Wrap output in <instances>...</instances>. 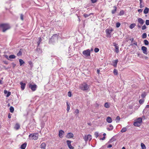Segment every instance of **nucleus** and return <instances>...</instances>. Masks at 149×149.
I'll return each instance as SVG.
<instances>
[{
    "instance_id": "1",
    "label": "nucleus",
    "mask_w": 149,
    "mask_h": 149,
    "mask_svg": "<svg viewBox=\"0 0 149 149\" xmlns=\"http://www.w3.org/2000/svg\"><path fill=\"white\" fill-rule=\"evenodd\" d=\"M0 28L2 30L3 32H5L7 30L10 28V26L7 24H2L0 25Z\"/></svg>"
},
{
    "instance_id": "2",
    "label": "nucleus",
    "mask_w": 149,
    "mask_h": 149,
    "mask_svg": "<svg viewBox=\"0 0 149 149\" xmlns=\"http://www.w3.org/2000/svg\"><path fill=\"white\" fill-rule=\"evenodd\" d=\"M38 134L37 133H33L30 134L29 137L30 139L37 140L38 138Z\"/></svg>"
},
{
    "instance_id": "3",
    "label": "nucleus",
    "mask_w": 149,
    "mask_h": 149,
    "mask_svg": "<svg viewBox=\"0 0 149 149\" xmlns=\"http://www.w3.org/2000/svg\"><path fill=\"white\" fill-rule=\"evenodd\" d=\"M79 88L83 91H86L89 88V86L87 84L84 83L80 85Z\"/></svg>"
},
{
    "instance_id": "4",
    "label": "nucleus",
    "mask_w": 149,
    "mask_h": 149,
    "mask_svg": "<svg viewBox=\"0 0 149 149\" xmlns=\"http://www.w3.org/2000/svg\"><path fill=\"white\" fill-rule=\"evenodd\" d=\"M142 122V118H138L136 121L134 123V125L135 126L138 127L140 126Z\"/></svg>"
},
{
    "instance_id": "5",
    "label": "nucleus",
    "mask_w": 149,
    "mask_h": 149,
    "mask_svg": "<svg viewBox=\"0 0 149 149\" xmlns=\"http://www.w3.org/2000/svg\"><path fill=\"white\" fill-rule=\"evenodd\" d=\"M58 37L57 35L55 34L52 36L51 40L53 42H56L58 40Z\"/></svg>"
},
{
    "instance_id": "6",
    "label": "nucleus",
    "mask_w": 149,
    "mask_h": 149,
    "mask_svg": "<svg viewBox=\"0 0 149 149\" xmlns=\"http://www.w3.org/2000/svg\"><path fill=\"white\" fill-rule=\"evenodd\" d=\"M82 53L84 55L86 56H90V50L88 49L86 50H84L83 52Z\"/></svg>"
},
{
    "instance_id": "7",
    "label": "nucleus",
    "mask_w": 149,
    "mask_h": 149,
    "mask_svg": "<svg viewBox=\"0 0 149 149\" xmlns=\"http://www.w3.org/2000/svg\"><path fill=\"white\" fill-rule=\"evenodd\" d=\"M113 31V30L111 28V29H107L106 30V32L108 37H111V35L110 34Z\"/></svg>"
},
{
    "instance_id": "8",
    "label": "nucleus",
    "mask_w": 149,
    "mask_h": 149,
    "mask_svg": "<svg viewBox=\"0 0 149 149\" xmlns=\"http://www.w3.org/2000/svg\"><path fill=\"white\" fill-rule=\"evenodd\" d=\"M84 139L86 141H87L88 140L90 141L92 139V136L90 134L85 135L84 138Z\"/></svg>"
},
{
    "instance_id": "9",
    "label": "nucleus",
    "mask_w": 149,
    "mask_h": 149,
    "mask_svg": "<svg viewBox=\"0 0 149 149\" xmlns=\"http://www.w3.org/2000/svg\"><path fill=\"white\" fill-rule=\"evenodd\" d=\"M29 87L31 88L33 91H35L36 90L37 86L36 84L32 85L31 84H30L29 85Z\"/></svg>"
},
{
    "instance_id": "10",
    "label": "nucleus",
    "mask_w": 149,
    "mask_h": 149,
    "mask_svg": "<svg viewBox=\"0 0 149 149\" xmlns=\"http://www.w3.org/2000/svg\"><path fill=\"white\" fill-rule=\"evenodd\" d=\"M137 22L138 24L142 25L144 23L145 21L141 18H139L137 19Z\"/></svg>"
},
{
    "instance_id": "11",
    "label": "nucleus",
    "mask_w": 149,
    "mask_h": 149,
    "mask_svg": "<svg viewBox=\"0 0 149 149\" xmlns=\"http://www.w3.org/2000/svg\"><path fill=\"white\" fill-rule=\"evenodd\" d=\"M141 49L143 51V53L147 55L148 54L147 51V48L145 46H142L141 47Z\"/></svg>"
},
{
    "instance_id": "12",
    "label": "nucleus",
    "mask_w": 149,
    "mask_h": 149,
    "mask_svg": "<svg viewBox=\"0 0 149 149\" xmlns=\"http://www.w3.org/2000/svg\"><path fill=\"white\" fill-rule=\"evenodd\" d=\"M113 45L115 49V52L116 53H118L119 52V47L118 46V45L117 44H116L115 43H113Z\"/></svg>"
},
{
    "instance_id": "13",
    "label": "nucleus",
    "mask_w": 149,
    "mask_h": 149,
    "mask_svg": "<svg viewBox=\"0 0 149 149\" xmlns=\"http://www.w3.org/2000/svg\"><path fill=\"white\" fill-rule=\"evenodd\" d=\"M67 143L68 147L70 149H73L74 147L71 145V141L69 140H67Z\"/></svg>"
},
{
    "instance_id": "14",
    "label": "nucleus",
    "mask_w": 149,
    "mask_h": 149,
    "mask_svg": "<svg viewBox=\"0 0 149 149\" xmlns=\"http://www.w3.org/2000/svg\"><path fill=\"white\" fill-rule=\"evenodd\" d=\"M74 136L73 134L72 133H68L67 134L66 136V137L67 138L70 139L71 138Z\"/></svg>"
},
{
    "instance_id": "15",
    "label": "nucleus",
    "mask_w": 149,
    "mask_h": 149,
    "mask_svg": "<svg viewBox=\"0 0 149 149\" xmlns=\"http://www.w3.org/2000/svg\"><path fill=\"white\" fill-rule=\"evenodd\" d=\"M64 133V132L62 130H60L59 131L58 135L59 137L61 138H62L63 137V135Z\"/></svg>"
},
{
    "instance_id": "16",
    "label": "nucleus",
    "mask_w": 149,
    "mask_h": 149,
    "mask_svg": "<svg viewBox=\"0 0 149 149\" xmlns=\"http://www.w3.org/2000/svg\"><path fill=\"white\" fill-rule=\"evenodd\" d=\"M118 59L115 60H114L112 62V65L116 67L117 66V63L118 62Z\"/></svg>"
},
{
    "instance_id": "17",
    "label": "nucleus",
    "mask_w": 149,
    "mask_h": 149,
    "mask_svg": "<svg viewBox=\"0 0 149 149\" xmlns=\"http://www.w3.org/2000/svg\"><path fill=\"white\" fill-rule=\"evenodd\" d=\"M46 144L44 143H42L40 146V147L42 149H45Z\"/></svg>"
},
{
    "instance_id": "18",
    "label": "nucleus",
    "mask_w": 149,
    "mask_h": 149,
    "mask_svg": "<svg viewBox=\"0 0 149 149\" xmlns=\"http://www.w3.org/2000/svg\"><path fill=\"white\" fill-rule=\"evenodd\" d=\"M20 85H21V88L22 90H23L25 88V86L26 84L25 83H24L22 82H21L20 83Z\"/></svg>"
},
{
    "instance_id": "19",
    "label": "nucleus",
    "mask_w": 149,
    "mask_h": 149,
    "mask_svg": "<svg viewBox=\"0 0 149 149\" xmlns=\"http://www.w3.org/2000/svg\"><path fill=\"white\" fill-rule=\"evenodd\" d=\"M26 145V143H25L21 146L20 148L21 149H25Z\"/></svg>"
},
{
    "instance_id": "20",
    "label": "nucleus",
    "mask_w": 149,
    "mask_h": 149,
    "mask_svg": "<svg viewBox=\"0 0 149 149\" xmlns=\"http://www.w3.org/2000/svg\"><path fill=\"white\" fill-rule=\"evenodd\" d=\"M107 121L109 123H111L112 122V119L110 117H108L106 119Z\"/></svg>"
},
{
    "instance_id": "21",
    "label": "nucleus",
    "mask_w": 149,
    "mask_h": 149,
    "mask_svg": "<svg viewBox=\"0 0 149 149\" xmlns=\"http://www.w3.org/2000/svg\"><path fill=\"white\" fill-rule=\"evenodd\" d=\"M113 129V127L111 125H109V127H107V129L108 131L112 130Z\"/></svg>"
},
{
    "instance_id": "22",
    "label": "nucleus",
    "mask_w": 149,
    "mask_h": 149,
    "mask_svg": "<svg viewBox=\"0 0 149 149\" xmlns=\"http://www.w3.org/2000/svg\"><path fill=\"white\" fill-rule=\"evenodd\" d=\"M20 127V125L19 124L17 123L15 124V126L14 127V128L16 130H17L19 129Z\"/></svg>"
},
{
    "instance_id": "23",
    "label": "nucleus",
    "mask_w": 149,
    "mask_h": 149,
    "mask_svg": "<svg viewBox=\"0 0 149 149\" xmlns=\"http://www.w3.org/2000/svg\"><path fill=\"white\" fill-rule=\"evenodd\" d=\"M149 8H148L146 7V8L144 10L143 13L145 14H146L147 13H148V11H149Z\"/></svg>"
},
{
    "instance_id": "24",
    "label": "nucleus",
    "mask_w": 149,
    "mask_h": 149,
    "mask_svg": "<svg viewBox=\"0 0 149 149\" xmlns=\"http://www.w3.org/2000/svg\"><path fill=\"white\" fill-rule=\"evenodd\" d=\"M136 25L135 23L132 24L130 25V29H132L134 28L135 27Z\"/></svg>"
},
{
    "instance_id": "25",
    "label": "nucleus",
    "mask_w": 149,
    "mask_h": 149,
    "mask_svg": "<svg viewBox=\"0 0 149 149\" xmlns=\"http://www.w3.org/2000/svg\"><path fill=\"white\" fill-rule=\"evenodd\" d=\"M141 146L142 149H146V146L143 143H141Z\"/></svg>"
},
{
    "instance_id": "26",
    "label": "nucleus",
    "mask_w": 149,
    "mask_h": 149,
    "mask_svg": "<svg viewBox=\"0 0 149 149\" xmlns=\"http://www.w3.org/2000/svg\"><path fill=\"white\" fill-rule=\"evenodd\" d=\"M19 61L20 63V66L22 65L25 63L24 61L22 59H19Z\"/></svg>"
},
{
    "instance_id": "27",
    "label": "nucleus",
    "mask_w": 149,
    "mask_h": 149,
    "mask_svg": "<svg viewBox=\"0 0 149 149\" xmlns=\"http://www.w3.org/2000/svg\"><path fill=\"white\" fill-rule=\"evenodd\" d=\"M16 56L14 55H11L9 56V58L10 59H14L15 58Z\"/></svg>"
},
{
    "instance_id": "28",
    "label": "nucleus",
    "mask_w": 149,
    "mask_h": 149,
    "mask_svg": "<svg viewBox=\"0 0 149 149\" xmlns=\"http://www.w3.org/2000/svg\"><path fill=\"white\" fill-rule=\"evenodd\" d=\"M67 110L68 112L70 109V106L69 104L68 103V102H67Z\"/></svg>"
},
{
    "instance_id": "29",
    "label": "nucleus",
    "mask_w": 149,
    "mask_h": 149,
    "mask_svg": "<svg viewBox=\"0 0 149 149\" xmlns=\"http://www.w3.org/2000/svg\"><path fill=\"white\" fill-rule=\"evenodd\" d=\"M127 130V128L126 127L123 128L121 130V132L123 133L125 132Z\"/></svg>"
},
{
    "instance_id": "30",
    "label": "nucleus",
    "mask_w": 149,
    "mask_h": 149,
    "mask_svg": "<svg viewBox=\"0 0 149 149\" xmlns=\"http://www.w3.org/2000/svg\"><path fill=\"white\" fill-rule=\"evenodd\" d=\"M38 42H37L38 43V46L40 44V43H41V41H42V39L40 38H38Z\"/></svg>"
},
{
    "instance_id": "31",
    "label": "nucleus",
    "mask_w": 149,
    "mask_h": 149,
    "mask_svg": "<svg viewBox=\"0 0 149 149\" xmlns=\"http://www.w3.org/2000/svg\"><path fill=\"white\" fill-rule=\"evenodd\" d=\"M146 37L147 34L146 33H143L142 36V38L143 39L146 38Z\"/></svg>"
},
{
    "instance_id": "32",
    "label": "nucleus",
    "mask_w": 149,
    "mask_h": 149,
    "mask_svg": "<svg viewBox=\"0 0 149 149\" xmlns=\"http://www.w3.org/2000/svg\"><path fill=\"white\" fill-rule=\"evenodd\" d=\"M10 111L11 112L13 113V112L14 111V108L13 107H10Z\"/></svg>"
},
{
    "instance_id": "33",
    "label": "nucleus",
    "mask_w": 149,
    "mask_h": 149,
    "mask_svg": "<svg viewBox=\"0 0 149 149\" xmlns=\"http://www.w3.org/2000/svg\"><path fill=\"white\" fill-rule=\"evenodd\" d=\"M144 43L146 45H148L149 44V42L147 40H144Z\"/></svg>"
},
{
    "instance_id": "34",
    "label": "nucleus",
    "mask_w": 149,
    "mask_h": 149,
    "mask_svg": "<svg viewBox=\"0 0 149 149\" xmlns=\"http://www.w3.org/2000/svg\"><path fill=\"white\" fill-rule=\"evenodd\" d=\"M113 72L114 73V74L116 75L118 74V71L117 70L115 69L114 70Z\"/></svg>"
},
{
    "instance_id": "35",
    "label": "nucleus",
    "mask_w": 149,
    "mask_h": 149,
    "mask_svg": "<svg viewBox=\"0 0 149 149\" xmlns=\"http://www.w3.org/2000/svg\"><path fill=\"white\" fill-rule=\"evenodd\" d=\"M104 106L106 108H108L109 107V106L108 103H106L104 104Z\"/></svg>"
},
{
    "instance_id": "36",
    "label": "nucleus",
    "mask_w": 149,
    "mask_h": 149,
    "mask_svg": "<svg viewBox=\"0 0 149 149\" xmlns=\"http://www.w3.org/2000/svg\"><path fill=\"white\" fill-rule=\"evenodd\" d=\"M120 117L119 116H117L116 117V122H118L120 120Z\"/></svg>"
},
{
    "instance_id": "37",
    "label": "nucleus",
    "mask_w": 149,
    "mask_h": 149,
    "mask_svg": "<svg viewBox=\"0 0 149 149\" xmlns=\"http://www.w3.org/2000/svg\"><path fill=\"white\" fill-rule=\"evenodd\" d=\"M114 9L112 11V14L115 13L116 10V8L115 6H114Z\"/></svg>"
},
{
    "instance_id": "38",
    "label": "nucleus",
    "mask_w": 149,
    "mask_h": 149,
    "mask_svg": "<svg viewBox=\"0 0 149 149\" xmlns=\"http://www.w3.org/2000/svg\"><path fill=\"white\" fill-rule=\"evenodd\" d=\"M124 14V11L123 10H121L119 13V15H123Z\"/></svg>"
},
{
    "instance_id": "39",
    "label": "nucleus",
    "mask_w": 149,
    "mask_h": 149,
    "mask_svg": "<svg viewBox=\"0 0 149 149\" xmlns=\"http://www.w3.org/2000/svg\"><path fill=\"white\" fill-rule=\"evenodd\" d=\"M116 27L117 28H118L120 27V23L119 22H117L116 24Z\"/></svg>"
},
{
    "instance_id": "40",
    "label": "nucleus",
    "mask_w": 149,
    "mask_h": 149,
    "mask_svg": "<svg viewBox=\"0 0 149 149\" xmlns=\"http://www.w3.org/2000/svg\"><path fill=\"white\" fill-rule=\"evenodd\" d=\"M94 52L95 53H97L99 51V49L98 48H96L94 49Z\"/></svg>"
},
{
    "instance_id": "41",
    "label": "nucleus",
    "mask_w": 149,
    "mask_h": 149,
    "mask_svg": "<svg viewBox=\"0 0 149 149\" xmlns=\"http://www.w3.org/2000/svg\"><path fill=\"white\" fill-rule=\"evenodd\" d=\"M94 135H95V136L97 138L98 136L99 135L98 133L97 132H95V133Z\"/></svg>"
},
{
    "instance_id": "42",
    "label": "nucleus",
    "mask_w": 149,
    "mask_h": 149,
    "mask_svg": "<svg viewBox=\"0 0 149 149\" xmlns=\"http://www.w3.org/2000/svg\"><path fill=\"white\" fill-rule=\"evenodd\" d=\"M146 95V94L145 93H142L141 95V96L142 98H144Z\"/></svg>"
},
{
    "instance_id": "43",
    "label": "nucleus",
    "mask_w": 149,
    "mask_h": 149,
    "mask_svg": "<svg viewBox=\"0 0 149 149\" xmlns=\"http://www.w3.org/2000/svg\"><path fill=\"white\" fill-rule=\"evenodd\" d=\"M79 113V111L78 109H76L75 110L74 112V113H75L76 114H78Z\"/></svg>"
},
{
    "instance_id": "44",
    "label": "nucleus",
    "mask_w": 149,
    "mask_h": 149,
    "mask_svg": "<svg viewBox=\"0 0 149 149\" xmlns=\"http://www.w3.org/2000/svg\"><path fill=\"white\" fill-rule=\"evenodd\" d=\"M146 27L145 25H143L142 27V30H144L146 29Z\"/></svg>"
},
{
    "instance_id": "45",
    "label": "nucleus",
    "mask_w": 149,
    "mask_h": 149,
    "mask_svg": "<svg viewBox=\"0 0 149 149\" xmlns=\"http://www.w3.org/2000/svg\"><path fill=\"white\" fill-rule=\"evenodd\" d=\"M22 54V52L20 51L17 53V55L18 56H21Z\"/></svg>"
},
{
    "instance_id": "46",
    "label": "nucleus",
    "mask_w": 149,
    "mask_h": 149,
    "mask_svg": "<svg viewBox=\"0 0 149 149\" xmlns=\"http://www.w3.org/2000/svg\"><path fill=\"white\" fill-rule=\"evenodd\" d=\"M146 24L147 25H149V20H146Z\"/></svg>"
},
{
    "instance_id": "47",
    "label": "nucleus",
    "mask_w": 149,
    "mask_h": 149,
    "mask_svg": "<svg viewBox=\"0 0 149 149\" xmlns=\"http://www.w3.org/2000/svg\"><path fill=\"white\" fill-rule=\"evenodd\" d=\"M144 100H140L139 101V102L140 104H142Z\"/></svg>"
},
{
    "instance_id": "48",
    "label": "nucleus",
    "mask_w": 149,
    "mask_h": 149,
    "mask_svg": "<svg viewBox=\"0 0 149 149\" xmlns=\"http://www.w3.org/2000/svg\"><path fill=\"white\" fill-rule=\"evenodd\" d=\"M91 14V13L89 14V15H88V14H84V17L85 18L86 17H87L89 16H90V15Z\"/></svg>"
},
{
    "instance_id": "49",
    "label": "nucleus",
    "mask_w": 149,
    "mask_h": 149,
    "mask_svg": "<svg viewBox=\"0 0 149 149\" xmlns=\"http://www.w3.org/2000/svg\"><path fill=\"white\" fill-rule=\"evenodd\" d=\"M68 96L69 97H70L71 96V92L70 91L68 92Z\"/></svg>"
},
{
    "instance_id": "50",
    "label": "nucleus",
    "mask_w": 149,
    "mask_h": 149,
    "mask_svg": "<svg viewBox=\"0 0 149 149\" xmlns=\"http://www.w3.org/2000/svg\"><path fill=\"white\" fill-rule=\"evenodd\" d=\"M7 95H6V97H8L10 95V92H8V93H7Z\"/></svg>"
},
{
    "instance_id": "51",
    "label": "nucleus",
    "mask_w": 149,
    "mask_h": 149,
    "mask_svg": "<svg viewBox=\"0 0 149 149\" xmlns=\"http://www.w3.org/2000/svg\"><path fill=\"white\" fill-rule=\"evenodd\" d=\"M20 19L22 20H23V16L22 14L20 15Z\"/></svg>"
},
{
    "instance_id": "52",
    "label": "nucleus",
    "mask_w": 149,
    "mask_h": 149,
    "mask_svg": "<svg viewBox=\"0 0 149 149\" xmlns=\"http://www.w3.org/2000/svg\"><path fill=\"white\" fill-rule=\"evenodd\" d=\"M143 10L141 9H139L138 10V11L139 13H141L142 12Z\"/></svg>"
},
{
    "instance_id": "53",
    "label": "nucleus",
    "mask_w": 149,
    "mask_h": 149,
    "mask_svg": "<svg viewBox=\"0 0 149 149\" xmlns=\"http://www.w3.org/2000/svg\"><path fill=\"white\" fill-rule=\"evenodd\" d=\"M92 3H95L96 2L97 0H91Z\"/></svg>"
},
{
    "instance_id": "54",
    "label": "nucleus",
    "mask_w": 149,
    "mask_h": 149,
    "mask_svg": "<svg viewBox=\"0 0 149 149\" xmlns=\"http://www.w3.org/2000/svg\"><path fill=\"white\" fill-rule=\"evenodd\" d=\"M105 137L104 136L103 138H100V140H104L105 139Z\"/></svg>"
},
{
    "instance_id": "55",
    "label": "nucleus",
    "mask_w": 149,
    "mask_h": 149,
    "mask_svg": "<svg viewBox=\"0 0 149 149\" xmlns=\"http://www.w3.org/2000/svg\"><path fill=\"white\" fill-rule=\"evenodd\" d=\"M140 7L141 8H142L143 7V6L142 5V3H140Z\"/></svg>"
},
{
    "instance_id": "56",
    "label": "nucleus",
    "mask_w": 149,
    "mask_h": 149,
    "mask_svg": "<svg viewBox=\"0 0 149 149\" xmlns=\"http://www.w3.org/2000/svg\"><path fill=\"white\" fill-rule=\"evenodd\" d=\"M112 145L111 144L107 146L108 148H110L112 147Z\"/></svg>"
},
{
    "instance_id": "57",
    "label": "nucleus",
    "mask_w": 149,
    "mask_h": 149,
    "mask_svg": "<svg viewBox=\"0 0 149 149\" xmlns=\"http://www.w3.org/2000/svg\"><path fill=\"white\" fill-rule=\"evenodd\" d=\"M5 57H6L7 59H8V60H9V58H8V56L6 55H5Z\"/></svg>"
},
{
    "instance_id": "58",
    "label": "nucleus",
    "mask_w": 149,
    "mask_h": 149,
    "mask_svg": "<svg viewBox=\"0 0 149 149\" xmlns=\"http://www.w3.org/2000/svg\"><path fill=\"white\" fill-rule=\"evenodd\" d=\"M133 45H135L137 46V42H135L134 43H133Z\"/></svg>"
},
{
    "instance_id": "59",
    "label": "nucleus",
    "mask_w": 149,
    "mask_h": 149,
    "mask_svg": "<svg viewBox=\"0 0 149 149\" xmlns=\"http://www.w3.org/2000/svg\"><path fill=\"white\" fill-rule=\"evenodd\" d=\"M8 93V92L6 90H4V93L5 94H7Z\"/></svg>"
},
{
    "instance_id": "60",
    "label": "nucleus",
    "mask_w": 149,
    "mask_h": 149,
    "mask_svg": "<svg viewBox=\"0 0 149 149\" xmlns=\"http://www.w3.org/2000/svg\"><path fill=\"white\" fill-rule=\"evenodd\" d=\"M97 73L99 74L100 72V70L99 69H98L97 70Z\"/></svg>"
},
{
    "instance_id": "61",
    "label": "nucleus",
    "mask_w": 149,
    "mask_h": 149,
    "mask_svg": "<svg viewBox=\"0 0 149 149\" xmlns=\"http://www.w3.org/2000/svg\"><path fill=\"white\" fill-rule=\"evenodd\" d=\"M134 40V39L133 38H132L130 39V40H131L132 42Z\"/></svg>"
},
{
    "instance_id": "62",
    "label": "nucleus",
    "mask_w": 149,
    "mask_h": 149,
    "mask_svg": "<svg viewBox=\"0 0 149 149\" xmlns=\"http://www.w3.org/2000/svg\"><path fill=\"white\" fill-rule=\"evenodd\" d=\"M139 24H138V25H137V26H138V27H139V28H140V27H141V26L139 25Z\"/></svg>"
},
{
    "instance_id": "63",
    "label": "nucleus",
    "mask_w": 149,
    "mask_h": 149,
    "mask_svg": "<svg viewBox=\"0 0 149 149\" xmlns=\"http://www.w3.org/2000/svg\"><path fill=\"white\" fill-rule=\"evenodd\" d=\"M140 3H142V0H139Z\"/></svg>"
},
{
    "instance_id": "64",
    "label": "nucleus",
    "mask_w": 149,
    "mask_h": 149,
    "mask_svg": "<svg viewBox=\"0 0 149 149\" xmlns=\"http://www.w3.org/2000/svg\"><path fill=\"white\" fill-rule=\"evenodd\" d=\"M2 80H0V84H2Z\"/></svg>"
}]
</instances>
